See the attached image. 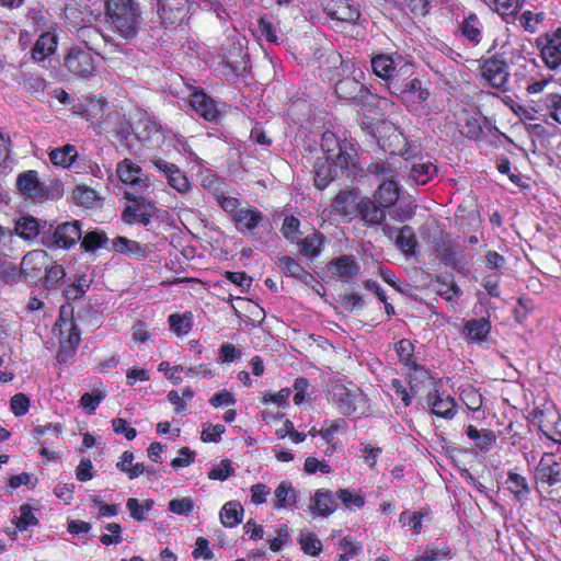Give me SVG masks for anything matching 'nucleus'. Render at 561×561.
<instances>
[{
    "mask_svg": "<svg viewBox=\"0 0 561 561\" xmlns=\"http://www.w3.org/2000/svg\"><path fill=\"white\" fill-rule=\"evenodd\" d=\"M106 14L112 27L125 39L135 38L141 24V12L135 0H106Z\"/></svg>",
    "mask_w": 561,
    "mask_h": 561,
    "instance_id": "nucleus-1",
    "label": "nucleus"
},
{
    "mask_svg": "<svg viewBox=\"0 0 561 561\" xmlns=\"http://www.w3.org/2000/svg\"><path fill=\"white\" fill-rule=\"evenodd\" d=\"M388 90L396 95L407 110L412 114L422 115L428 112V99L431 91L419 78H412L405 82L391 80Z\"/></svg>",
    "mask_w": 561,
    "mask_h": 561,
    "instance_id": "nucleus-2",
    "label": "nucleus"
},
{
    "mask_svg": "<svg viewBox=\"0 0 561 561\" xmlns=\"http://www.w3.org/2000/svg\"><path fill=\"white\" fill-rule=\"evenodd\" d=\"M20 192L30 198L56 199L64 193L62 182L54 180L50 184L39 181L35 170H28L19 174L16 180Z\"/></svg>",
    "mask_w": 561,
    "mask_h": 561,
    "instance_id": "nucleus-3",
    "label": "nucleus"
},
{
    "mask_svg": "<svg viewBox=\"0 0 561 561\" xmlns=\"http://www.w3.org/2000/svg\"><path fill=\"white\" fill-rule=\"evenodd\" d=\"M322 149L327 159L334 163V168L340 174L356 163L357 153L354 146L347 140H339L334 134L323 135Z\"/></svg>",
    "mask_w": 561,
    "mask_h": 561,
    "instance_id": "nucleus-4",
    "label": "nucleus"
},
{
    "mask_svg": "<svg viewBox=\"0 0 561 561\" xmlns=\"http://www.w3.org/2000/svg\"><path fill=\"white\" fill-rule=\"evenodd\" d=\"M81 238V222L72 220L59 224L53 232H43L42 243L48 249H70Z\"/></svg>",
    "mask_w": 561,
    "mask_h": 561,
    "instance_id": "nucleus-5",
    "label": "nucleus"
},
{
    "mask_svg": "<svg viewBox=\"0 0 561 561\" xmlns=\"http://www.w3.org/2000/svg\"><path fill=\"white\" fill-rule=\"evenodd\" d=\"M125 198L131 204L124 209L122 219L128 225L138 222L144 227L149 226L157 210L153 202L128 191L125 192Z\"/></svg>",
    "mask_w": 561,
    "mask_h": 561,
    "instance_id": "nucleus-6",
    "label": "nucleus"
},
{
    "mask_svg": "<svg viewBox=\"0 0 561 561\" xmlns=\"http://www.w3.org/2000/svg\"><path fill=\"white\" fill-rule=\"evenodd\" d=\"M330 396L332 404L344 416L355 414L366 402L365 394L356 387L347 388L344 385H334Z\"/></svg>",
    "mask_w": 561,
    "mask_h": 561,
    "instance_id": "nucleus-7",
    "label": "nucleus"
},
{
    "mask_svg": "<svg viewBox=\"0 0 561 561\" xmlns=\"http://www.w3.org/2000/svg\"><path fill=\"white\" fill-rule=\"evenodd\" d=\"M67 69L83 79L95 76L96 64L92 50L88 46L71 47L65 57Z\"/></svg>",
    "mask_w": 561,
    "mask_h": 561,
    "instance_id": "nucleus-8",
    "label": "nucleus"
},
{
    "mask_svg": "<svg viewBox=\"0 0 561 561\" xmlns=\"http://www.w3.org/2000/svg\"><path fill=\"white\" fill-rule=\"evenodd\" d=\"M197 5L194 0H158L160 19L165 26L181 25Z\"/></svg>",
    "mask_w": 561,
    "mask_h": 561,
    "instance_id": "nucleus-9",
    "label": "nucleus"
},
{
    "mask_svg": "<svg viewBox=\"0 0 561 561\" xmlns=\"http://www.w3.org/2000/svg\"><path fill=\"white\" fill-rule=\"evenodd\" d=\"M188 104L197 115L213 123L219 122L225 107L224 103L215 101L201 88H194L190 94Z\"/></svg>",
    "mask_w": 561,
    "mask_h": 561,
    "instance_id": "nucleus-10",
    "label": "nucleus"
},
{
    "mask_svg": "<svg viewBox=\"0 0 561 561\" xmlns=\"http://www.w3.org/2000/svg\"><path fill=\"white\" fill-rule=\"evenodd\" d=\"M335 93L340 99L351 102L356 106H365L373 98L369 89L356 77L339 80L335 83Z\"/></svg>",
    "mask_w": 561,
    "mask_h": 561,
    "instance_id": "nucleus-11",
    "label": "nucleus"
},
{
    "mask_svg": "<svg viewBox=\"0 0 561 561\" xmlns=\"http://www.w3.org/2000/svg\"><path fill=\"white\" fill-rule=\"evenodd\" d=\"M134 134L138 141L148 148H159L165 140V134L162 126L150 117H141L138 119Z\"/></svg>",
    "mask_w": 561,
    "mask_h": 561,
    "instance_id": "nucleus-12",
    "label": "nucleus"
},
{
    "mask_svg": "<svg viewBox=\"0 0 561 561\" xmlns=\"http://www.w3.org/2000/svg\"><path fill=\"white\" fill-rule=\"evenodd\" d=\"M481 76L485 82L495 89H505L508 81V66L499 57H491L481 66Z\"/></svg>",
    "mask_w": 561,
    "mask_h": 561,
    "instance_id": "nucleus-13",
    "label": "nucleus"
},
{
    "mask_svg": "<svg viewBox=\"0 0 561 561\" xmlns=\"http://www.w3.org/2000/svg\"><path fill=\"white\" fill-rule=\"evenodd\" d=\"M116 174L123 183L135 191V194L142 193L148 188V183L142 178V169L130 159H124L117 163Z\"/></svg>",
    "mask_w": 561,
    "mask_h": 561,
    "instance_id": "nucleus-14",
    "label": "nucleus"
},
{
    "mask_svg": "<svg viewBox=\"0 0 561 561\" xmlns=\"http://www.w3.org/2000/svg\"><path fill=\"white\" fill-rule=\"evenodd\" d=\"M535 477L550 486L561 483V462L556 460L552 453L543 454L536 467Z\"/></svg>",
    "mask_w": 561,
    "mask_h": 561,
    "instance_id": "nucleus-15",
    "label": "nucleus"
},
{
    "mask_svg": "<svg viewBox=\"0 0 561 561\" xmlns=\"http://www.w3.org/2000/svg\"><path fill=\"white\" fill-rule=\"evenodd\" d=\"M327 14L337 21L354 23L359 19V9L351 0H327L324 5Z\"/></svg>",
    "mask_w": 561,
    "mask_h": 561,
    "instance_id": "nucleus-16",
    "label": "nucleus"
},
{
    "mask_svg": "<svg viewBox=\"0 0 561 561\" xmlns=\"http://www.w3.org/2000/svg\"><path fill=\"white\" fill-rule=\"evenodd\" d=\"M48 261L49 256L44 250L37 249L27 252L21 261L24 279H37L45 267L48 265Z\"/></svg>",
    "mask_w": 561,
    "mask_h": 561,
    "instance_id": "nucleus-17",
    "label": "nucleus"
},
{
    "mask_svg": "<svg viewBox=\"0 0 561 561\" xmlns=\"http://www.w3.org/2000/svg\"><path fill=\"white\" fill-rule=\"evenodd\" d=\"M65 332H67V335H60L59 348L56 356L59 363H67L72 358L81 341V330L76 322L69 323V328L65 330Z\"/></svg>",
    "mask_w": 561,
    "mask_h": 561,
    "instance_id": "nucleus-18",
    "label": "nucleus"
},
{
    "mask_svg": "<svg viewBox=\"0 0 561 561\" xmlns=\"http://www.w3.org/2000/svg\"><path fill=\"white\" fill-rule=\"evenodd\" d=\"M435 251L445 265L451 266L456 272L462 275L470 273L469 262L466 260L463 253L455 251L449 243H438Z\"/></svg>",
    "mask_w": 561,
    "mask_h": 561,
    "instance_id": "nucleus-19",
    "label": "nucleus"
},
{
    "mask_svg": "<svg viewBox=\"0 0 561 561\" xmlns=\"http://www.w3.org/2000/svg\"><path fill=\"white\" fill-rule=\"evenodd\" d=\"M332 208L335 214L352 219L359 208L358 191L355 188L341 191L333 199Z\"/></svg>",
    "mask_w": 561,
    "mask_h": 561,
    "instance_id": "nucleus-20",
    "label": "nucleus"
},
{
    "mask_svg": "<svg viewBox=\"0 0 561 561\" xmlns=\"http://www.w3.org/2000/svg\"><path fill=\"white\" fill-rule=\"evenodd\" d=\"M426 402L431 412L436 416L450 420L456 414L457 404L455 399L450 396L444 397L436 389L427 393Z\"/></svg>",
    "mask_w": 561,
    "mask_h": 561,
    "instance_id": "nucleus-21",
    "label": "nucleus"
},
{
    "mask_svg": "<svg viewBox=\"0 0 561 561\" xmlns=\"http://www.w3.org/2000/svg\"><path fill=\"white\" fill-rule=\"evenodd\" d=\"M278 267L286 276L294 277L302 282L305 285L314 289V284L320 285L316 277L306 271L295 259L284 255L277 261Z\"/></svg>",
    "mask_w": 561,
    "mask_h": 561,
    "instance_id": "nucleus-22",
    "label": "nucleus"
},
{
    "mask_svg": "<svg viewBox=\"0 0 561 561\" xmlns=\"http://www.w3.org/2000/svg\"><path fill=\"white\" fill-rule=\"evenodd\" d=\"M336 493L330 490L319 489L311 497L309 508L319 516L328 517L337 507Z\"/></svg>",
    "mask_w": 561,
    "mask_h": 561,
    "instance_id": "nucleus-23",
    "label": "nucleus"
},
{
    "mask_svg": "<svg viewBox=\"0 0 561 561\" xmlns=\"http://www.w3.org/2000/svg\"><path fill=\"white\" fill-rule=\"evenodd\" d=\"M385 209L377 201L365 197L359 201L357 215L367 226H379L386 219Z\"/></svg>",
    "mask_w": 561,
    "mask_h": 561,
    "instance_id": "nucleus-24",
    "label": "nucleus"
},
{
    "mask_svg": "<svg viewBox=\"0 0 561 561\" xmlns=\"http://www.w3.org/2000/svg\"><path fill=\"white\" fill-rule=\"evenodd\" d=\"M263 218V214L257 208H241L236 213L232 221L239 232L247 234L257 228Z\"/></svg>",
    "mask_w": 561,
    "mask_h": 561,
    "instance_id": "nucleus-25",
    "label": "nucleus"
},
{
    "mask_svg": "<svg viewBox=\"0 0 561 561\" xmlns=\"http://www.w3.org/2000/svg\"><path fill=\"white\" fill-rule=\"evenodd\" d=\"M329 271L343 282H350L358 274L359 264L353 255H342L331 262Z\"/></svg>",
    "mask_w": 561,
    "mask_h": 561,
    "instance_id": "nucleus-26",
    "label": "nucleus"
},
{
    "mask_svg": "<svg viewBox=\"0 0 561 561\" xmlns=\"http://www.w3.org/2000/svg\"><path fill=\"white\" fill-rule=\"evenodd\" d=\"M58 37L55 33L44 32L36 39L31 54L32 58L39 62L53 55L57 49Z\"/></svg>",
    "mask_w": 561,
    "mask_h": 561,
    "instance_id": "nucleus-27",
    "label": "nucleus"
},
{
    "mask_svg": "<svg viewBox=\"0 0 561 561\" xmlns=\"http://www.w3.org/2000/svg\"><path fill=\"white\" fill-rule=\"evenodd\" d=\"M400 196V187L393 179L382 181L374 194V199L386 208L392 207Z\"/></svg>",
    "mask_w": 561,
    "mask_h": 561,
    "instance_id": "nucleus-28",
    "label": "nucleus"
},
{
    "mask_svg": "<svg viewBox=\"0 0 561 561\" xmlns=\"http://www.w3.org/2000/svg\"><path fill=\"white\" fill-rule=\"evenodd\" d=\"M490 332L491 323L485 318L468 320L462 329L463 336L478 344L485 342Z\"/></svg>",
    "mask_w": 561,
    "mask_h": 561,
    "instance_id": "nucleus-29",
    "label": "nucleus"
},
{
    "mask_svg": "<svg viewBox=\"0 0 561 561\" xmlns=\"http://www.w3.org/2000/svg\"><path fill=\"white\" fill-rule=\"evenodd\" d=\"M535 111L542 116H549L556 123L561 124V94L548 93L536 105Z\"/></svg>",
    "mask_w": 561,
    "mask_h": 561,
    "instance_id": "nucleus-30",
    "label": "nucleus"
},
{
    "mask_svg": "<svg viewBox=\"0 0 561 561\" xmlns=\"http://www.w3.org/2000/svg\"><path fill=\"white\" fill-rule=\"evenodd\" d=\"M341 174L334 168V163L327 159H318L314 164V185L319 190L325 188L333 180Z\"/></svg>",
    "mask_w": 561,
    "mask_h": 561,
    "instance_id": "nucleus-31",
    "label": "nucleus"
},
{
    "mask_svg": "<svg viewBox=\"0 0 561 561\" xmlns=\"http://www.w3.org/2000/svg\"><path fill=\"white\" fill-rule=\"evenodd\" d=\"M371 69L374 73L387 81V87L391 80H397L393 76L396 70V62L392 56L379 54L371 58Z\"/></svg>",
    "mask_w": 561,
    "mask_h": 561,
    "instance_id": "nucleus-32",
    "label": "nucleus"
},
{
    "mask_svg": "<svg viewBox=\"0 0 561 561\" xmlns=\"http://www.w3.org/2000/svg\"><path fill=\"white\" fill-rule=\"evenodd\" d=\"M437 175V167L431 161H420L412 164L409 180L415 185H425Z\"/></svg>",
    "mask_w": 561,
    "mask_h": 561,
    "instance_id": "nucleus-33",
    "label": "nucleus"
},
{
    "mask_svg": "<svg viewBox=\"0 0 561 561\" xmlns=\"http://www.w3.org/2000/svg\"><path fill=\"white\" fill-rule=\"evenodd\" d=\"M461 35L473 45L482 38V23L476 13H469L459 24Z\"/></svg>",
    "mask_w": 561,
    "mask_h": 561,
    "instance_id": "nucleus-34",
    "label": "nucleus"
},
{
    "mask_svg": "<svg viewBox=\"0 0 561 561\" xmlns=\"http://www.w3.org/2000/svg\"><path fill=\"white\" fill-rule=\"evenodd\" d=\"M466 435L474 442L476 447L482 453L492 449L496 442V435L493 431L486 428L478 430L473 425H469L466 428Z\"/></svg>",
    "mask_w": 561,
    "mask_h": 561,
    "instance_id": "nucleus-35",
    "label": "nucleus"
},
{
    "mask_svg": "<svg viewBox=\"0 0 561 561\" xmlns=\"http://www.w3.org/2000/svg\"><path fill=\"white\" fill-rule=\"evenodd\" d=\"M78 151L72 145H65L49 152V159L53 164L62 168H71L76 162Z\"/></svg>",
    "mask_w": 561,
    "mask_h": 561,
    "instance_id": "nucleus-36",
    "label": "nucleus"
},
{
    "mask_svg": "<svg viewBox=\"0 0 561 561\" xmlns=\"http://www.w3.org/2000/svg\"><path fill=\"white\" fill-rule=\"evenodd\" d=\"M243 508L236 501L227 502L220 511V522L225 527H234L242 522Z\"/></svg>",
    "mask_w": 561,
    "mask_h": 561,
    "instance_id": "nucleus-37",
    "label": "nucleus"
},
{
    "mask_svg": "<svg viewBox=\"0 0 561 561\" xmlns=\"http://www.w3.org/2000/svg\"><path fill=\"white\" fill-rule=\"evenodd\" d=\"M328 69L334 68L336 76L350 75L355 71L356 62L353 59H344L342 55L335 50H331L325 59Z\"/></svg>",
    "mask_w": 561,
    "mask_h": 561,
    "instance_id": "nucleus-38",
    "label": "nucleus"
},
{
    "mask_svg": "<svg viewBox=\"0 0 561 561\" xmlns=\"http://www.w3.org/2000/svg\"><path fill=\"white\" fill-rule=\"evenodd\" d=\"M15 231L24 240H33L39 234V221L32 216H23L18 220Z\"/></svg>",
    "mask_w": 561,
    "mask_h": 561,
    "instance_id": "nucleus-39",
    "label": "nucleus"
},
{
    "mask_svg": "<svg viewBox=\"0 0 561 561\" xmlns=\"http://www.w3.org/2000/svg\"><path fill=\"white\" fill-rule=\"evenodd\" d=\"M397 247L407 255H412L417 247L415 233L410 226L400 228L396 239Z\"/></svg>",
    "mask_w": 561,
    "mask_h": 561,
    "instance_id": "nucleus-40",
    "label": "nucleus"
},
{
    "mask_svg": "<svg viewBox=\"0 0 561 561\" xmlns=\"http://www.w3.org/2000/svg\"><path fill=\"white\" fill-rule=\"evenodd\" d=\"M541 45V58L550 69H556L561 65V45L538 39Z\"/></svg>",
    "mask_w": 561,
    "mask_h": 561,
    "instance_id": "nucleus-41",
    "label": "nucleus"
},
{
    "mask_svg": "<svg viewBox=\"0 0 561 561\" xmlns=\"http://www.w3.org/2000/svg\"><path fill=\"white\" fill-rule=\"evenodd\" d=\"M506 483L508 484V490L514 493L517 500L526 499L530 493L527 479L519 473L508 471Z\"/></svg>",
    "mask_w": 561,
    "mask_h": 561,
    "instance_id": "nucleus-42",
    "label": "nucleus"
},
{
    "mask_svg": "<svg viewBox=\"0 0 561 561\" xmlns=\"http://www.w3.org/2000/svg\"><path fill=\"white\" fill-rule=\"evenodd\" d=\"M399 360L407 367L417 370L420 367L414 358V345L408 339L400 340L394 345Z\"/></svg>",
    "mask_w": 561,
    "mask_h": 561,
    "instance_id": "nucleus-43",
    "label": "nucleus"
},
{
    "mask_svg": "<svg viewBox=\"0 0 561 561\" xmlns=\"http://www.w3.org/2000/svg\"><path fill=\"white\" fill-rule=\"evenodd\" d=\"M112 117H115L117 121L116 126L113 128V133L115 134L119 145L129 149L128 140L135 128H133L130 123L124 117H121L117 112L108 114L107 118L111 119Z\"/></svg>",
    "mask_w": 561,
    "mask_h": 561,
    "instance_id": "nucleus-44",
    "label": "nucleus"
},
{
    "mask_svg": "<svg viewBox=\"0 0 561 561\" xmlns=\"http://www.w3.org/2000/svg\"><path fill=\"white\" fill-rule=\"evenodd\" d=\"M113 249L121 253H126L136 257H144L146 250L137 241L129 240L126 237H117L113 241Z\"/></svg>",
    "mask_w": 561,
    "mask_h": 561,
    "instance_id": "nucleus-45",
    "label": "nucleus"
},
{
    "mask_svg": "<svg viewBox=\"0 0 561 561\" xmlns=\"http://www.w3.org/2000/svg\"><path fill=\"white\" fill-rule=\"evenodd\" d=\"M297 493L288 481H282L275 490V507H285L296 502Z\"/></svg>",
    "mask_w": 561,
    "mask_h": 561,
    "instance_id": "nucleus-46",
    "label": "nucleus"
},
{
    "mask_svg": "<svg viewBox=\"0 0 561 561\" xmlns=\"http://www.w3.org/2000/svg\"><path fill=\"white\" fill-rule=\"evenodd\" d=\"M45 286L48 289H56L58 288L65 276L66 271L62 265L51 263L50 260L48 261V265L45 267Z\"/></svg>",
    "mask_w": 561,
    "mask_h": 561,
    "instance_id": "nucleus-47",
    "label": "nucleus"
},
{
    "mask_svg": "<svg viewBox=\"0 0 561 561\" xmlns=\"http://www.w3.org/2000/svg\"><path fill=\"white\" fill-rule=\"evenodd\" d=\"M367 173L377 180H388L394 178V169L387 160L377 159L367 165Z\"/></svg>",
    "mask_w": 561,
    "mask_h": 561,
    "instance_id": "nucleus-48",
    "label": "nucleus"
},
{
    "mask_svg": "<svg viewBox=\"0 0 561 561\" xmlns=\"http://www.w3.org/2000/svg\"><path fill=\"white\" fill-rule=\"evenodd\" d=\"M324 237L320 232H314L300 241V252L305 256L314 257L320 253V247L322 245Z\"/></svg>",
    "mask_w": 561,
    "mask_h": 561,
    "instance_id": "nucleus-49",
    "label": "nucleus"
},
{
    "mask_svg": "<svg viewBox=\"0 0 561 561\" xmlns=\"http://www.w3.org/2000/svg\"><path fill=\"white\" fill-rule=\"evenodd\" d=\"M165 179L169 186H171L181 195L188 193L192 188L191 182L179 167L174 168L172 173H169Z\"/></svg>",
    "mask_w": 561,
    "mask_h": 561,
    "instance_id": "nucleus-50",
    "label": "nucleus"
},
{
    "mask_svg": "<svg viewBox=\"0 0 561 561\" xmlns=\"http://www.w3.org/2000/svg\"><path fill=\"white\" fill-rule=\"evenodd\" d=\"M24 278L22 266L11 262H3L0 264V280L5 284L14 285Z\"/></svg>",
    "mask_w": 561,
    "mask_h": 561,
    "instance_id": "nucleus-51",
    "label": "nucleus"
},
{
    "mask_svg": "<svg viewBox=\"0 0 561 561\" xmlns=\"http://www.w3.org/2000/svg\"><path fill=\"white\" fill-rule=\"evenodd\" d=\"M73 199L78 205L92 208L99 201L96 192L88 186H78L73 191Z\"/></svg>",
    "mask_w": 561,
    "mask_h": 561,
    "instance_id": "nucleus-52",
    "label": "nucleus"
},
{
    "mask_svg": "<svg viewBox=\"0 0 561 561\" xmlns=\"http://www.w3.org/2000/svg\"><path fill=\"white\" fill-rule=\"evenodd\" d=\"M107 238L102 231H90L84 237L81 238V247L85 252H94L95 250L102 248Z\"/></svg>",
    "mask_w": 561,
    "mask_h": 561,
    "instance_id": "nucleus-53",
    "label": "nucleus"
},
{
    "mask_svg": "<svg viewBox=\"0 0 561 561\" xmlns=\"http://www.w3.org/2000/svg\"><path fill=\"white\" fill-rule=\"evenodd\" d=\"M524 0H493V10L502 16H513L523 7Z\"/></svg>",
    "mask_w": 561,
    "mask_h": 561,
    "instance_id": "nucleus-54",
    "label": "nucleus"
},
{
    "mask_svg": "<svg viewBox=\"0 0 561 561\" xmlns=\"http://www.w3.org/2000/svg\"><path fill=\"white\" fill-rule=\"evenodd\" d=\"M299 543L305 553L310 556H318L322 550L321 540L311 533L302 534L299 538Z\"/></svg>",
    "mask_w": 561,
    "mask_h": 561,
    "instance_id": "nucleus-55",
    "label": "nucleus"
},
{
    "mask_svg": "<svg viewBox=\"0 0 561 561\" xmlns=\"http://www.w3.org/2000/svg\"><path fill=\"white\" fill-rule=\"evenodd\" d=\"M126 506L130 513V516L138 522L145 519V514L149 512L153 506L152 500H147L145 504H141L137 499H128Z\"/></svg>",
    "mask_w": 561,
    "mask_h": 561,
    "instance_id": "nucleus-56",
    "label": "nucleus"
},
{
    "mask_svg": "<svg viewBox=\"0 0 561 561\" xmlns=\"http://www.w3.org/2000/svg\"><path fill=\"white\" fill-rule=\"evenodd\" d=\"M170 328L178 334L183 335L191 330V317L187 314L173 313L168 318Z\"/></svg>",
    "mask_w": 561,
    "mask_h": 561,
    "instance_id": "nucleus-57",
    "label": "nucleus"
},
{
    "mask_svg": "<svg viewBox=\"0 0 561 561\" xmlns=\"http://www.w3.org/2000/svg\"><path fill=\"white\" fill-rule=\"evenodd\" d=\"M15 519L16 528L21 531L26 530L28 527L35 526L38 523L32 507L27 504L20 507V516L15 517Z\"/></svg>",
    "mask_w": 561,
    "mask_h": 561,
    "instance_id": "nucleus-58",
    "label": "nucleus"
},
{
    "mask_svg": "<svg viewBox=\"0 0 561 561\" xmlns=\"http://www.w3.org/2000/svg\"><path fill=\"white\" fill-rule=\"evenodd\" d=\"M234 474V469L228 459L221 460L217 466H214L207 473L210 480L225 481Z\"/></svg>",
    "mask_w": 561,
    "mask_h": 561,
    "instance_id": "nucleus-59",
    "label": "nucleus"
},
{
    "mask_svg": "<svg viewBox=\"0 0 561 561\" xmlns=\"http://www.w3.org/2000/svg\"><path fill=\"white\" fill-rule=\"evenodd\" d=\"M194 508V501L190 496L174 499L169 502V511L178 515H190Z\"/></svg>",
    "mask_w": 561,
    "mask_h": 561,
    "instance_id": "nucleus-60",
    "label": "nucleus"
},
{
    "mask_svg": "<svg viewBox=\"0 0 561 561\" xmlns=\"http://www.w3.org/2000/svg\"><path fill=\"white\" fill-rule=\"evenodd\" d=\"M539 431L548 439L561 444V417L558 415L554 421L540 425Z\"/></svg>",
    "mask_w": 561,
    "mask_h": 561,
    "instance_id": "nucleus-61",
    "label": "nucleus"
},
{
    "mask_svg": "<svg viewBox=\"0 0 561 561\" xmlns=\"http://www.w3.org/2000/svg\"><path fill=\"white\" fill-rule=\"evenodd\" d=\"M336 499L340 500L347 508L356 506L358 508L365 505V499L359 493H352L346 489L336 492Z\"/></svg>",
    "mask_w": 561,
    "mask_h": 561,
    "instance_id": "nucleus-62",
    "label": "nucleus"
},
{
    "mask_svg": "<svg viewBox=\"0 0 561 561\" xmlns=\"http://www.w3.org/2000/svg\"><path fill=\"white\" fill-rule=\"evenodd\" d=\"M10 408L15 416L20 417L25 415L30 409L28 397L22 392L15 393L10 400Z\"/></svg>",
    "mask_w": 561,
    "mask_h": 561,
    "instance_id": "nucleus-63",
    "label": "nucleus"
},
{
    "mask_svg": "<svg viewBox=\"0 0 561 561\" xmlns=\"http://www.w3.org/2000/svg\"><path fill=\"white\" fill-rule=\"evenodd\" d=\"M22 84L23 88L32 94L43 93L46 87V82L43 78L32 73L23 76Z\"/></svg>",
    "mask_w": 561,
    "mask_h": 561,
    "instance_id": "nucleus-64",
    "label": "nucleus"
}]
</instances>
